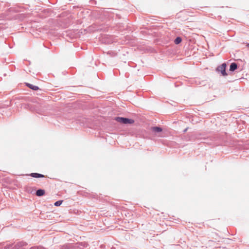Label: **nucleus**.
Wrapping results in <instances>:
<instances>
[{
    "label": "nucleus",
    "mask_w": 249,
    "mask_h": 249,
    "mask_svg": "<svg viewBox=\"0 0 249 249\" xmlns=\"http://www.w3.org/2000/svg\"><path fill=\"white\" fill-rule=\"evenodd\" d=\"M26 85L29 88H30L31 89H32L33 90H36L38 89H39L37 86H34V85L29 84V83H26Z\"/></svg>",
    "instance_id": "obj_7"
},
{
    "label": "nucleus",
    "mask_w": 249,
    "mask_h": 249,
    "mask_svg": "<svg viewBox=\"0 0 249 249\" xmlns=\"http://www.w3.org/2000/svg\"><path fill=\"white\" fill-rule=\"evenodd\" d=\"M62 202H63L62 200L57 201L54 203V205L55 206H59L61 205V204L62 203Z\"/></svg>",
    "instance_id": "obj_9"
},
{
    "label": "nucleus",
    "mask_w": 249,
    "mask_h": 249,
    "mask_svg": "<svg viewBox=\"0 0 249 249\" xmlns=\"http://www.w3.org/2000/svg\"><path fill=\"white\" fill-rule=\"evenodd\" d=\"M115 120L117 121L118 122L121 123L123 124H133L134 122V121L132 119L119 117H116L115 118Z\"/></svg>",
    "instance_id": "obj_1"
},
{
    "label": "nucleus",
    "mask_w": 249,
    "mask_h": 249,
    "mask_svg": "<svg viewBox=\"0 0 249 249\" xmlns=\"http://www.w3.org/2000/svg\"><path fill=\"white\" fill-rule=\"evenodd\" d=\"M181 40H182V39H181V37H177L175 39V41H174V42H175V43L176 44H178L180 43L181 42Z\"/></svg>",
    "instance_id": "obj_8"
},
{
    "label": "nucleus",
    "mask_w": 249,
    "mask_h": 249,
    "mask_svg": "<svg viewBox=\"0 0 249 249\" xmlns=\"http://www.w3.org/2000/svg\"><path fill=\"white\" fill-rule=\"evenodd\" d=\"M237 68V65L235 63H232L230 65V71H233Z\"/></svg>",
    "instance_id": "obj_4"
},
{
    "label": "nucleus",
    "mask_w": 249,
    "mask_h": 249,
    "mask_svg": "<svg viewBox=\"0 0 249 249\" xmlns=\"http://www.w3.org/2000/svg\"><path fill=\"white\" fill-rule=\"evenodd\" d=\"M36 249H46L45 248H44V247H37L36 248Z\"/></svg>",
    "instance_id": "obj_10"
},
{
    "label": "nucleus",
    "mask_w": 249,
    "mask_h": 249,
    "mask_svg": "<svg viewBox=\"0 0 249 249\" xmlns=\"http://www.w3.org/2000/svg\"><path fill=\"white\" fill-rule=\"evenodd\" d=\"M151 130L152 131L155 133H159L162 131V129L161 127L158 126L152 127L151 128Z\"/></svg>",
    "instance_id": "obj_3"
},
{
    "label": "nucleus",
    "mask_w": 249,
    "mask_h": 249,
    "mask_svg": "<svg viewBox=\"0 0 249 249\" xmlns=\"http://www.w3.org/2000/svg\"><path fill=\"white\" fill-rule=\"evenodd\" d=\"M226 63H223L220 66H218L216 69V71L220 72L222 75L226 76L227 73L226 72Z\"/></svg>",
    "instance_id": "obj_2"
},
{
    "label": "nucleus",
    "mask_w": 249,
    "mask_h": 249,
    "mask_svg": "<svg viewBox=\"0 0 249 249\" xmlns=\"http://www.w3.org/2000/svg\"><path fill=\"white\" fill-rule=\"evenodd\" d=\"M84 14V11H81V12L80 13V14Z\"/></svg>",
    "instance_id": "obj_11"
},
{
    "label": "nucleus",
    "mask_w": 249,
    "mask_h": 249,
    "mask_svg": "<svg viewBox=\"0 0 249 249\" xmlns=\"http://www.w3.org/2000/svg\"><path fill=\"white\" fill-rule=\"evenodd\" d=\"M248 48H249V43L247 45Z\"/></svg>",
    "instance_id": "obj_12"
},
{
    "label": "nucleus",
    "mask_w": 249,
    "mask_h": 249,
    "mask_svg": "<svg viewBox=\"0 0 249 249\" xmlns=\"http://www.w3.org/2000/svg\"><path fill=\"white\" fill-rule=\"evenodd\" d=\"M45 194V191L42 189L37 190L36 192V195L40 196H43Z\"/></svg>",
    "instance_id": "obj_6"
},
{
    "label": "nucleus",
    "mask_w": 249,
    "mask_h": 249,
    "mask_svg": "<svg viewBox=\"0 0 249 249\" xmlns=\"http://www.w3.org/2000/svg\"><path fill=\"white\" fill-rule=\"evenodd\" d=\"M30 176L33 178H36L44 177V175L36 173H31L30 174Z\"/></svg>",
    "instance_id": "obj_5"
}]
</instances>
